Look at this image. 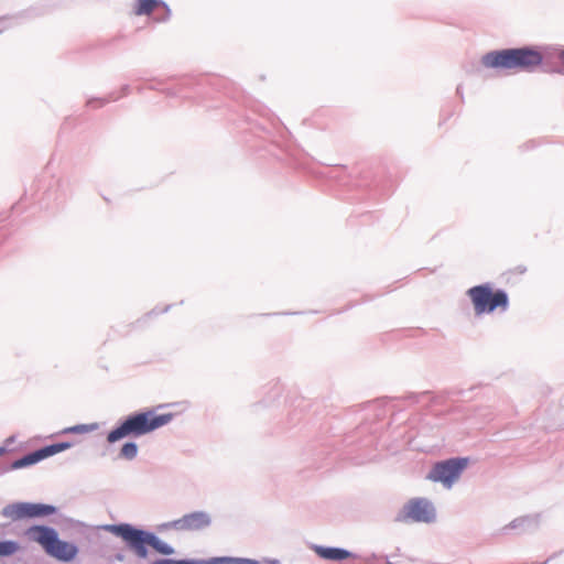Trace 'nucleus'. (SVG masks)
Instances as JSON below:
<instances>
[{
	"label": "nucleus",
	"mask_w": 564,
	"mask_h": 564,
	"mask_svg": "<svg viewBox=\"0 0 564 564\" xmlns=\"http://www.w3.org/2000/svg\"><path fill=\"white\" fill-rule=\"evenodd\" d=\"M56 508L51 505L17 502L6 506L2 509V516L12 520L24 518H37L54 514Z\"/></svg>",
	"instance_id": "obj_9"
},
{
	"label": "nucleus",
	"mask_w": 564,
	"mask_h": 564,
	"mask_svg": "<svg viewBox=\"0 0 564 564\" xmlns=\"http://www.w3.org/2000/svg\"><path fill=\"white\" fill-rule=\"evenodd\" d=\"M160 6L170 11L166 3L162 0H135L134 13L137 15L150 14Z\"/></svg>",
	"instance_id": "obj_13"
},
{
	"label": "nucleus",
	"mask_w": 564,
	"mask_h": 564,
	"mask_svg": "<svg viewBox=\"0 0 564 564\" xmlns=\"http://www.w3.org/2000/svg\"><path fill=\"white\" fill-rule=\"evenodd\" d=\"M3 453H4V448L0 447V455H2Z\"/></svg>",
	"instance_id": "obj_24"
},
{
	"label": "nucleus",
	"mask_w": 564,
	"mask_h": 564,
	"mask_svg": "<svg viewBox=\"0 0 564 564\" xmlns=\"http://www.w3.org/2000/svg\"><path fill=\"white\" fill-rule=\"evenodd\" d=\"M45 458L46 457H45L43 448H40V449H36V451L23 456L22 458L14 460L11 465V468L12 469L24 468V467L31 466L33 464H36Z\"/></svg>",
	"instance_id": "obj_12"
},
{
	"label": "nucleus",
	"mask_w": 564,
	"mask_h": 564,
	"mask_svg": "<svg viewBox=\"0 0 564 564\" xmlns=\"http://www.w3.org/2000/svg\"><path fill=\"white\" fill-rule=\"evenodd\" d=\"M30 541L39 543L52 557L63 562L74 560L78 553L75 544L62 541L55 529L45 525H33L25 531Z\"/></svg>",
	"instance_id": "obj_4"
},
{
	"label": "nucleus",
	"mask_w": 564,
	"mask_h": 564,
	"mask_svg": "<svg viewBox=\"0 0 564 564\" xmlns=\"http://www.w3.org/2000/svg\"><path fill=\"white\" fill-rule=\"evenodd\" d=\"M106 532L122 539L127 546L139 558H147L149 555L148 546H151L162 555H172L175 553L173 546L161 540L154 533L133 527L129 523L106 524L102 527Z\"/></svg>",
	"instance_id": "obj_1"
},
{
	"label": "nucleus",
	"mask_w": 564,
	"mask_h": 564,
	"mask_svg": "<svg viewBox=\"0 0 564 564\" xmlns=\"http://www.w3.org/2000/svg\"><path fill=\"white\" fill-rule=\"evenodd\" d=\"M400 520L432 523L436 519L434 505L426 498H414L408 501L399 516Z\"/></svg>",
	"instance_id": "obj_8"
},
{
	"label": "nucleus",
	"mask_w": 564,
	"mask_h": 564,
	"mask_svg": "<svg viewBox=\"0 0 564 564\" xmlns=\"http://www.w3.org/2000/svg\"><path fill=\"white\" fill-rule=\"evenodd\" d=\"M558 58L561 59V62L563 63V66H564V48L560 52Z\"/></svg>",
	"instance_id": "obj_21"
},
{
	"label": "nucleus",
	"mask_w": 564,
	"mask_h": 564,
	"mask_svg": "<svg viewBox=\"0 0 564 564\" xmlns=\"http://www.w3.org/2000/svg\"><path fill=\"white\" fill-rule=\"evenodd\" d=\"M212 523V517L206 511H194L191 513H186L183 517L164 522L159 527L161 531H177V532H188V531H199L208 528Z\"/></svg>",
	"instance_id": "obj_7"
},
{
	"label": "nucleus",
	"mask_w": 564,
	"mask_h": 564,
	"mask_svg": "<svg viewBox=\"0 0 564 564\" xmlns=\"http://www.w3.org/2000/svg\"><path fill=\"white\" fill-rule=\"evenodd\" d=\"M528 520L525 518H520V519H516L513 520L509 525L508 528L510 529H518L520 527H522Z\"/></svg>",
	"instance_id": "obj_19"
},
{
	"label": "nucleus",
	"mask_w": 564,
	"mask_h": 564,
	"mask_svg": "<svg viewBox=\"0 0 564 564\" xmlns=\"http://www.w3.org/2000/svg\"><path fill=\"white\" fill-rule=\"evenodd\" d=\"M467 295L473 303L474 312L477 316L492 313L498 307L502 310L508 307L507 293L502 290L492 292L489 284L473 286L467 290Z\"/></svg>",
	"instance_id": "obj_5"
},
{
	"label": "nucleus",
	"mask_w": 564,
	"mask_h": 564,
	"mask_svg": "<svg viewBox=\"0 0 564 564\" xmlns=\"http://www.w3.org/2000/svg\"><path fill=\"white\" fill-rule=\"evenodd\" d=\"M138 451V445L134 442H127L122 445L119 452V457L127 460H132L137 457Z\"/></svg>",
	"instance_id": "obj_15"
},
{
	"label": "nucleus",
	"mask_w": 564,
	"mask_h": 564,
	"mask_svg": "<svg viewBox=\"0 0 564 564\" xmlns=\"http://www.w3.org/2000/svg\"><path fill=\"white\" fill-rule=\"evenodd\" d=\"M457 94H463V90H460V86L457 87Z\"/></svg>",
	"instance_id": "obj_22"
},
{
	"label": "nucleus",
	"mask_w": 564,
	"mask_h": 564,
	"mask_svg": "<svg viewBox=\"0 0 564 564\" xmlns=\"http://www.w3.org/2000/svg\"><path fill=\"white\" fill-rule=\"evenodd\" d=\"M467 464V458H449L438 462L431 468L426 478L451 489L459 480Z\"/></svg>",
	"instance_id": "obj_6"
},
{
	"label": "nucleus",
	"mask_w": 564,
	"mask_h": 564,
	"mask_svg": "<svg viewBox=\"0 0 564 564\" xmlns=\"http://www.w3.org/2000/svg\"><path fill=\"white\" fill-rule=\"evenodd\" d=\"M172 420V413L158 415L152 410L130 414L124 417L118 426L108 433L107 442L113 444L126 437H140L147 435L169 424Z\"/></svg>",
	"instance_id": "obj_3"
},
{
	"label": "nucleus",
	"mask_w": 564,
	"mask_h": 564,
	"mask_svg": "<svg viewBox=\"0 0 564 564\" xmlns=\"http://www.w3.org/2000/svg\"><path fill=\"white\" fill-rule=\"evenodd\" d=\"M19 550V544L15 541H1L0 542V556H10Z\"/></svg>",
	"instance_id": "obj_18"
},
{
	"label": "nucleus",
	"mask_w": 564,
	"mask_h": 564,
	"mask_svg": "<svg viewBox=\"0 0 564 564\" xmlns=\"http://www.w3.org/2000/svg\"><path fill=\"white\" fill-rule=\"evenodd\" d=\"M542 62V53L532 46L497 50L482 56V64L495 69L533 72Z\"/></svg>",
	"instance_id": "obj_2"
},
{
	"label": "nucleus",
	"mask_w": 564,
	"mask_h": 564,
	"mask_svg": "<svg viewBox=\"0 0 564 564\" xmlns=\"http://www.w3.org/2000/svg\"><path fill=\"white\" fill-rule=\"evenodd\" d=\"M122 96H126L129 94L130 87L128 85H124L122 88ZM120 98V96H115L113 94H109L106 98H91L87 100V106L90 108H100L105 105H107L110 101H116Z\"/></svg>",
	"instance_id": "obj_14"
},
{
	"label": "nucleus",
	"mask_w": 564,
	"mask_h": 564,
	"mask_svg": "<svg viewBox=\"0 0 564 564\" xmlns=\"http://www.w3.org/2000/svg\"><path fill=\"white\" fill-rule=\"evenodd\" d=\"M311 550H313L321 558L327 561H344L347 558H355L356 555L345 549L340 547H332V546H323L313 544L311 545Z\"/></svg>",
	"instance_id": "obj_11"
},
{
	"label": "nucleus",
	"mask_w": 564,
	"mask_h": 564,
	"mask_svg": "<svg viewBox=\"0 0 564 564\" xmlns=\"http://www.w3.org/2000/svg\"><path fill=\"white\" fill-rule=\"evenodd\" d=\"M543 70L546 73H557V74H562V75L564 74V70L560 67L547 68L546 66H544Z\"/></svg>",
	"instance_id": "obj_20"
},
{
	"label": "nucleus",
	"mask_w": 564,
	"mask_h": 564,
	"mask_svg": "<svg viewBox=\"0 0 564 564\" xmlns=\"http://www.w3.org/2000/svg\"><path fill=\"white\" fill-rule=\"evenodd\" d=\"M72 447V444L68 443V442H62V443H56V444H52V445H48V446H44L42 447L43 451H44V454H45V457H51L55 454H58L61 452H64L68 448Z\"/></svg>",
	"instance_id": "obj_16"
},
{
	"label": "nucleus",
	"mask_w": 564,
	"mask_h": 564,
	"mask_svg": "<svg viewBox=\"0 0 564 564\" xmlns=\"http://www.w3.org/2000/svg\"><path fill=\"white\" fill-rule=\"evenodd\" d=\"M457 94H463V90H460V86L457 87Z\"/></svg>",
	"instance_id": "obj_23"
},
{
	"label": "nucleus",
	"mask_w": 564,
	"mask_h": 564,
	"mask_svg": "<svg viewBox=\"0 0 564 564\" xmlns=\"http://www.w3.org/2000/svg\"><path fill=\"white\" fill-rule=\"evenodd\" d=\"M97 429L96 424H77L70 427H67L63 431L66 434H84L93 432Z\"/></svg>",
	"instance_id": "obj_17"
},
{
	"label": "nucleus",
	"mask_w": 564,
	"mask_h": 564,
	"mask_svg": "<svg viewBox=\"0 0 564 564\" xmlns=\"http://www.w3.org/2000/svg\"><path fill=\"white\" fill-rule=\"evenodd\" d=\"M151 564H280L278 560L264 558L263 561L234 557V556H216L207 560H174L160 558Z\"/></svg>",
	"instance_id": "obj_10"
},
{
	"label": "nucleus",
	"mask_w": 564,
	"mask_h": 564,
	"mask_svg": "<svg viewBox=\"0 0 564 564\" xmlns=\"http://www.w3.org/2000/svg\"><path fill=\"white\" fill-rule=\"evenodd\" d=\"M117 560L122 561V556L118 555Z\"/></svg>",
	"instance_id": "obj_25"
}]
</instances>
